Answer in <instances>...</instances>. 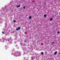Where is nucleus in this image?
Returning <instances> with one entry per match:
<instances>
[{
	"instance_id": "nucleus-15",
	"label": "nucleus",
	"mask_w": 60,
	"mask_h": 60,
	"mask_svg": "<svg viewBox=\"0 0 60 60\" xmlns=\"http://www.w3.org/2000/svg\"><path fill=\"white\" fill-rule=\"evenodd\" d=\"M52 18H54V16H52Z\"/></svg>"
},
{
	"instance_id": "nucleus-10",
	"label": "nucleus",
	"mask_w": 60,
	"mask_h": 60,
	"mask_svg": "<svg viewBox=\"0 0 60 60\" xmlns=\"http://www.w3.org/2000/svg\"><path fill=\"white\" fill-rule=\"evenodd\" d=\"M23 9H25V6H24L23 7Z\"/></svg>"
},
{
	"instance_id": "nucleus-13",
	"label": "nucleus",
	"mask_w": 60,
	"mask_h": 60,
	"mask_svg": "<svg viewBox=\"0 0 60 60\" xmlns=\"http://www.w3.org/2000/svg\"><path fill=\"white\" fill-rule=\"evenodd\" d=\"M32 18V17L31 16H30V19Z\"/></svg>"
},
{
	"instance_id": "nucleus-3",
	"label": "nucleus",
	"mask_w": 60,
	"mask_h": 60,
	"mask_svg": "<svg viewBox=\"0 0 60 60\" xmlns=\"http://www.w3.org/2000/svg\"><path fill=\"white\" fill-rule=\"evenodd\" d=\"M20 6V5H19L18 6H17L16 7H17L18 8V7H19Z\"/></svg>"
},
{
	"instance_id": "nucleus-8",
	"label": "nucleus",
	"mask_w": 60,
	"mask_h": 60,
	"mask_svg": "<svg viewBox=\"0 0 60 60\" xmlns=\"http://www.w3.org/2000/svg\"><path fill=\"white\" fill-rule=\"evenodd\" d=\"M58 34H59V33H60V31H58L57 32Z\"/></svg>"
},
{
	"instance_id": "nucleus-2",
	"label": "nucleus",
	"mask_w": 60,
	"mask_h": 60,
	"mask_svg": "<svg viewBox=\"0 0 60 60\" xmlns=\"http://www.w3.org/2000/svg\"><path fill=\"white\" fill-rule=\"evenodd\" d=\"M57 53V51H56L54 53V55H56Z\"/></svg>"
},
{
	"instance_id": "nucleus-17",
	"label": "nucleus",
	"mask_w": 60,
	"mask_h": 60,
	"mask_svg": "<svg viewBox=\"0 0 60 60\" xmlns=\"http://www.w3.org/2000/svg\"><path fill=\"white\" fill-rule=\"evenodd\" d=\"M20 44H21V43H20Z\"/></svg>"
},
{
	"instance_id": "nucleus-11",
	"label": "nucleus",
	"mask_w": 60,
	"mask_h": 60,
	"mask_svg": "<svg viewBox=\"0 0 60 60\" xmlns=\"http://www.w3.org/2000/svg\"><path fill=\"white\" fill-rule=\"evenodd\" d=\"M14 22H16V21H15V20H14Z\"/></svg>"
},
{
	"instance_id": "nucleus-1",
	"label": "nucleus",
	"mask_w": 60,
	"mask_h": 60,
	"mask_svg": "<svg viewBox=\"0 0 60 60\" xmlns=\"http://www.w3.org/2000/svg\"><path fill=\"white\" fill-rule=\"evenodd\" d=\"M20 29V27H19L18 28H17L16 29V31H18V30H19Z\"/></svg>"
},
{
	"instance_id": "nucleus-14",
	"label": "nucleus",
	"mask_w": 60,
	"mask_h": 60,
	"mask_svg": "<svg viewBox=\"0 0 60 60\" xmlns=\"http://www.w3.org/2000/svg\"><path fill=\"white\" fill-rule=\"evenodd\" d=\"M54 43V42H52V43Z\"/></svg>"
},
{
	"instance_id": "nucleus-5",
	"label": "nucleus",
	"mask_w": 60,
	"mask_h": 60,
	"mask_svg": "<svg viewBox=\"0 0 60 60\" xmlns=\"http://www.w3.org/2000/svg\"><path fill=\"white\" fill-rule=\"evenodd\" d=\"M44 16L45 17H47V15L46 14L45 15H44Z\"/></svg>"
},
{
	"instance_id": "nucleus-4",
	"label": "nucleus",
	"mask_w": 60,
	"mask_h": 60,
	"mask_svg": "<svg viewBox=\"0 0 60 60\" xmlns=\"http://www.w3.org/2000/svg\"><path fill=\"white\" fill-rule=\"evenodd\" d=\"M52 20H53V19L52 18H51L50 19V21H52Z\"/></svg>"
},
{
	"instance_id": "nucleus-16",
	"label": "nucleus",
	"mask_w": 60,
	"mask_h": 60,
	"mask_svg": "<svg viewBox=\"0 0 60 60\" xmlns=\"http://www.w3.org/2000/svg\"><path fill=\"white\" fill-rule=\"evenodd\" d=\"M29 19H30V16L29 17Z\"/></svg>"
},
{
	"instance_id": "nucleus-9",
	"label": "nucleus",
	"mask_w": 60,
	"mask_h": 60,
	"mask_svg": "<svg viewBox=\"0 0 60 60\" xmlns=\"http://www.w3.org/2000/svg\"><path fill=\"white\" fill-rule=\"evenodd\" d=\"M31 59H32V60H33V59H34V58H33V57H32Z\"/></svg>"
},
{
	"instance_id": "nucleus-18",
	"label": "nucleus",
	"mask_w": 60,
	"mask_h": 60,
	"mask_svg": "<svg viewBox=\"0 0 60 60\" xmlns=\"http://www.w3.org/2000/svg\"><path fill=\"white\" fill-rule=\"evenodd\" d=\"M31 23V22H30V23Z\"/></svg>"
},
{
	"instance_id": "nucleus-7",
	"label": "nucleus",
	"mask_w": 60,
	"mask_h": 60,
	"mask_svg": "<svg viewBox=\"0 0 60 60\" xmlns=\"http://www.w3.org/2000/svg\"><path fill=\"white\" fill-rule=\"evenodd\" d=\"M2 34H4V31H2Z\"/></svg>"
},
{
	"instance_id": "nucleus-12",
	"label": "nucleus",
	"mask_w": 60,
	"mask_h": 60,
	"mask_svg": "<svg viewBox=\"0 0 60 60\" xmlns=\"http://www.w3.org/2000/svg\"><path fill=\"white\" fill-rule=\"evenodd\" d=\"M24 42H25L26 43V42H27V41H24Z\"/></svg>"
},
{
	"instance_id": "nucleus-6",
	"label": "nucleus",
	"mask_w": 60,
	"mask_h": 60,
	"mask_svg": "<svg viewBox=\"0 0 60 60\" xmlns=\"http://www.w3.org/2000/svg\"><path fill=\"white\" fill-rule=\"evenodd\" d=\"M43 54L44 53H43V52H41V55H43Z\"/></svg>"
}]
</instances>
